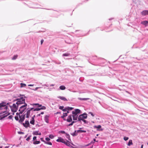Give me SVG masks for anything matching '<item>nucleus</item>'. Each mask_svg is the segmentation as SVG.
<instances>
[{"mask_svg": "<svg viewBox=\"0 0 148 148\" xmlns=\"http://www.w3.org/2000/svg\"><path fill=\"white\" fill-rule=\"evenodd\" d=\"M44 112H41L40 114H44Z\"/></svg>", "mask_w": 148, "mask_h": 148, "instance_id": "59", "label": "nucleus"}, {"mask_svg": "<svg viewBox=\"0 0 148 148\" xmlns=\"http://www.w3.org/2000/svg\"><path fill=\"white\" fill-rule=\"evenodd\" d=\"M67 110L66 107L65 108L63 109H62V111L64 112H66Z\"/></svg>", "mask_w": 148, "mask_h": 148, "instance_id": "46", "label": "nucleus"}, {"mask_svg": "<svg viewBox=\"0 0 148 148\" xmlns=\"http://www.w3.org/2000/svg\"><path fill=\"white\" fill-rule=\"evenodd\" d=\"M94 143V142H93V141H92V142H90V144H93V143Z\"/></svg>", "mask_w": 148, "mask_h": 148, "instance_id": "60", "label": "nucleus"}, {"mask_svg": "<svg viewBox=\"0 0 148 148\" xmlns=\"http://www.w3.org/2000/svg\"><path fill=\"white\" fill-rule=\"evenodd\" d=\"M65 143H64L66 145L68 146H69V147H70V146H71V147L73 148H74V147H73L72 146H71L70 145V144L69 143V141H68L66 140H65Z\"/></svg>", "mask_w": 148, "mask_h": 148, "instance_id": "14", "label": "nucleus"}, {"mask_svg": "<svg viewBox=\"0 0 148 148\" xmlns=\"http://www.w3.org/2000/svg\"><path fill=\"white\" fill-rule=\"evenodd\" d=\"M9 103H6L4 102L0 103V110L4 109L6 110L8 108V107L7 105H8Z\"/></svg>", "mask_w": 148, "mask_h": 148, "instance_id": "5", "label": "nucleus"}, {"mask_svg": "<svg viewBox=\"0 0 148 148\" xmlns=\"http://www.w3.org/2000/svg\"><path fill=\"white\" fill-rule=\"evenodd\" d=\"M94 128H97L98 129H100L101 127V125H98L97 126L95 125L94 126Z\"/></svg>", "mask_w": 148, "mask_h": 148, "instance_id": "29", "label": "nucleus"}, {"mask_svg": "<svg viewBox=\"0 0 148 148\" xmlns=\"http://www.w3.org/2000/svg\"><path fill=\"white\" fill-rule=\"evenodd\" d=\"M12 115H10L8 117V118L10 119H11L12 118Z\"/></svg>", "mask_w": 148, "mask_h": 148, "instance_id": "49", "label": "nucleus"}, {"mask_svg": "<svg viewBox=\"0 0 148 148\" xmlns=\"http://www.w3.org/2000/svg\"><path fill=\"white\" fill-rule=\"evenodd\" d=\"M42 141L44 142V143L45 144H48V145H52V143L50 142H46V141H44V140H42Z\"/></svg>", "mask_w": 148, "mask_h": 148, "instance_id": "21", "label": "nucleus"}, {"mask_svg": "<svg viewBox=\"0 0 148 148\" xmlns=\"http://www.w3.org/2000/svg\"><path fill=\"white\" fill-rule=\"evenodd\" d=\"M78 115H73V120L74 121H76L77 120V119H78Z\"/></svg>", "mask_w": 148, "mask_h": 148, "instance_id": "16", "label": "nucleus"}, {"mask_svg": "<svg viewBox=\"0 0 148 148\" xmlns=\"http://www.w3.org/2000/svg\"><path fill=\"white\" fill-rule=\"evenodd\" d=\"M20 85H21V86H20L21 88L25 87L26 86V85L25 84H24V83H21L20 84Z\"/></svg>", "mask_w": 148, "mask_h": 148, "instance_id": "27", "label": "nucleus"}, {"mask_svg": "<svg viewBox=\"0 0 148 148\" xmlns=\"http://www.w3.org/2000/svg\"><path fill=\"white\" fill-rule=\"evenodd\" d=\"M27 104L25 103L24 105L20 106L18 111L20 112L19 114H22L27 108Z\"/></svg>", "mask_w": 148, "mask_h": 148, "instance_id": "4", "label": "nucleus"}, {"mask_svg": "<svg viewBox=\"0 0 148 148\" xmlns=\"http://www.w3.org/2000/svg\"><path fill=\"white\" fill-rule=\"evenodd\" d=\"M49 137L51 139H53L54 138V136L52 134H50L49 135Z\"/></svg>", "mask_w": 148, "mask_h": 148, "instance_id": "36", "label": "nucleus"}, {"mask_svg": "<svg viewBox=\"0 0 148 148\" xmlns=\"http://www.w3.org/2000/svg\"><path fill=\"white\" fill-rule=\"evenodd\" d=\"M43 41H44V40H41L40 42H41V45H42V44L43 42Z\"/></svg>", "mask_w": 148, "mask_h": 148, "instance_id": "53", "label": "nucleus"}, {"mask_svg": "<svg viewBox=\"0 0 148 148\" xmlns=\"http://www.w3.org/2000/svg\"><path fill=\"white\" fill-rule=\"evenodd\" d=\"M23 126L25 128H27L29 126V124L28 121H26L25 123H22Z\"/></svg>", "mask_w": 148, "mask_h": 148, "instance_id": "8", "label": "nucleus"}, {"mask_svg": "<svg viewBox=\"0 0 148 148\" xmlns=\"http://www.w3.org/2000/svg\"><path fill=\"white\" fill-rule=\"evenodd\" d=\"M81 113V110L79 109H75L72 111L73 115H78Z\"/></svg>", "mask_w": 148, "mask_h": 148, "instance_id": "6", "label": "nucleus"}, {"mask_svg": "<svg viewBox=\"0 0 148 148\" xmlns=\"http://www.w3.org/2000/svg\"><path fill=\"white\" fill-rule=\"evenodd\" d=\"M19 113H18V112H17V113H16V115H17V116H18V115L19 116V115H20V114H19Z\"/></svg>", "mask_w": 148, "mask_h": 148, "instance_id": "55", "label": "nucleus"}, {"mask_svg": "<svg viewBox=\"0 0 148 148\" xmlns=\"http://www.w3.org/2000/svg\"><path fill=\"white\" fill-rule=\"evenodd\" d=\"M45 140L47 141H49L50 140V139L48 137H47L45 138Z\"/></svg>", "mask_w": 148, "mask_h": 148, "instance_id": "45", "label": "nucleus"}, {"mask_svg": "<svg viewBox=\"0 0 148 148\" xmlns=\"http://www.w3.org/2000/svg\"><path fill=\"white\" fill-rule=\"evenodd\" d=\"M25 114L22 115L21 116L19 115V117L20 119L19 120V122L20 123L22 124V123L23 122L25 119Z\"/></svg>", "mask_w": 148, "mask_h": 148, "instance_id": "7", "label": "nucleus"}, {"mask_svg": "<svg viewBox=\"0 0 148 148\" xmlns=\"http://www.w3.org/2000/svg\"><path fill=\"white\" fill-rule=\"evenodd\" d=\"M77 132H80V133H85L86 132V131L84 130H77Z\"/></svg>", "mask_w": 148, "mask_h": 148, "instance_id": "26", "label": "nucleus"}, {"mask_svg": "<svg viewBox=\"0 0 148 148\" xmlns=\"http://www.w3.org/2000/svg\"><path fill=\"white\" fill-rule=\"evenodd\" d=\"M36 136H34V137L33 138V140H36Z\"/></svg>", "mask_w": 148, "mask_h": 148, "instance_id": "50", "label": "nucleus"}, {"mask_svg": "<svg viewBox=\"0 0 148 148\" xmlns=\"http://www.w3.org/2000/svg\"><path fill=\"white\" fill-rule=\"evenodd\" d=\"M59 133H62L63 134H66L65 132L64 131H60L59 132Z\"/></svg>", "mask_w": 148, "mask_h": 148, "instance_id": "33", "label": "nucleus"}, {"mask_svg": "<svg viewBox=\"0 0 148 148\" xmlns=\"http://www.w3.org/2000/svg\"><path fill=\"white\" fill-rule=\"evenodd\" d=\"M40 143V142L39 141H36L34 142L33 144L34 145L38 144Z\"/></svg>", "mask_w": 148, "mask_h": 148, "instance_id": "30", "label": "nucleus"}, {"mask_svg": "<svg viewBox=\"0 0 148 148\" xmlns=\"http://www.w3.org/2000/svg\"><path fill=\"white\" fill-rule=\"evenodd\" d=\"M87 117V114L85 113H84L80 115L78 117V120L77 121H83L84 119H86Z\"/></svg>", "mask_w": 148, "mask_h": 148, "instance_id": "2", "label": "nucleus"}, {"mask_svg": "<svg viewBox=\"0 0 148 148\" xmlns=\"http://www.w3.org/2000/svg\"><path fill=\"white\" fill-rule=\"evenodd\" d=\"M82 121L84 122V123H88L87 121L84 119Z\"/></svg>", "mask_w": 148, "mask_h": 148, "instance_id": "48", "label": "nucleus"}, {"mask_svg": "<svg viewBox=\"0 0 148 148\" xmlns=\"http://www.w3.org/2000/svg\"><path fill=\"white\" fill-rule=\"evenodd\" d=\"M69 53H65L63 54V56H67L69 55Z\"/></svg>", "mask_w": 148, "mask_h": 148, "instance_id": "34", "label": "nucleus"}, {"mask_svg": "<svg viewBox=\"0 0 148 148\" xmlns=\"http://www.w3.org/2000/svg\"><path fill=\"white\" fill-rule=\"evenodd\" d=\"M19 106L18 105L16 104H13L12 106H10L11 109V111L13 112H16L18 110V108Z\"/></svg>", "mask_w": 148, "mask_h": 148, "instance_id": "3", "label": "nucleus"}, {"mask_svg": "<svg viewBox=\"0 0 148 148\" xmlns=\"http://www.w3.org/2000/svg\"><path fill=\"white\" fill-rule=\"evenodd\" d=\"M141 14L143 15H145L148 14V10H146L142 11L141 13Z\"/></svg>", "mask_w": 148, "mask_h": 148, "instance_id": "15", "label": "nucleus"}, {"mask_svg": "<svg viewBox=\"0 0 148 148\" xmlns=\"http://www.w3.org/2000/svg\"><path fill=\"white\" fill-rule=\"evenodd\" d=\"M17 58V56H14L12 58V60H15Z\"/></svg>", "mask_w": 148, "mask_h": 148, "instance_id": "43", "label": "nucleus"}, {"mask_svg": "<svg viewBox=\"0 0 148 148\" xmlns=\"http://www.w3.org/2000/svg\"><path fill=\"white\" fill-rule=\"evenodd\" d=\"M30 112L29 110H27V112L26 113V117L27 118H28L29 117L30 114Z\"/></svg>", "mask_w": 148, "mask_h": 148, "instance_id": "18", "label": "nucleus"}, {"mask_svg": "<svg viewBox=\"0 0 148 148\" xmlns=\"http://www.w3.org/2000/svg\"><path fill=\"white\" fill-rule=\"evenodd\" d=\"M28 86H34V84H29Z\"/></svg>", "mask_w": 148, "mask_h": 148, "instance_id": "51", "label": "nucleus"}, {"mask_svg": "<svg viewBox=\"0 0 148 148\" xmlns=\"http://www.w3.org/2000/svg\"><path fill=\"white\" fill-rule=\"evenodd\" d=\"M18 133L19 134H24V133L23 132H18Z\"/></svg>", "mask_w": 148, "mask_h": 148, "instance_id": "42", "label": "nucleus"}, {"mask_svg": "<svg viewBox=\"0 0 148 148\" xmlns=\"http://www.w3.org/2000/svg\"><path fill=\"white\" fill-rule=\"evenodd\" d=\"M54 86V84H51L50 85V86Z\"/></svg>", "mask_w": 148, "mask_h": 148, "instance_id": "64", "label": "nucleus"}, {"mask_svg": "<svg viewBox=\"0 0 148 148\" xmlns=\"http://www.w3.org/2000/svg\"><path fill=\"white\" fill-rule=\"evenodd\" d=\"M33 134L34 135H40L41 134V132H39L38 131H36L33 132Z\"/></svg>", "mask_w": 148, "mask_h": 148, "instance_id": "11", "label": "nucleus"}, {"mask_svg": "<svg viewBox=\"0 0 148 148\" xmlns=\"http://www.w3.org/2000/svg\"><path fill=\"white\" fill-rule=\"evenodd\" d=\"M88 114H90L92 116H94V115L93 114V113L91 112H89Z\"/></svg>", "mask_w": 148, "mask_h": 148, "instance_id": "47", "label": "nucleus"}, {"mask_svg": "<svg viewBox=\"0 0 148 148\" xmlns=\"http://www.w3.org/2000/svg\"><path fill=\"white\" fill-rule=\"evenodd\" d=\"M76 121H72L71 123L69 124L68 125V126H70L71 125H72L75 122H76Z\"/></svg>", "mask_w": 148, "mask_h": 148, "instance_id": "32", "label": "nucleus"}, {"mask_svg": "<svg viewBox=\"0 0 148 148\" xmlns=\"http://www.w3.org/2000/svg\"><path fill=\"white\" fill-rule=\"evenodd\" d=\"M143 145H141V148H143Z\"/></svg>", "mask_w": 148, "mask_h": 148, "instance_id": "61", "label": "nucleus"}, {"mask_svg": "<svg viewBox=\"0 0 148 148\" xmlns=\"http://www.w3.org/2000/svg\"><path fill=\"white\" fill-rule=\"evenodd\" d=\"M27 135H26L25 136V137H24V138H26L27 137Z\"/></svg>", "mask_w": 148, "mask_h": 148, "instance_id": "63", "label": "nucleus"}, {"mask_svg": "<svg viewBox=\"0 0 148 148\" xmlns=\"http://www.w3.org/2000/svg\"><path fill=\"white\" fill-rule=\"evenodd\" d=\"M58 97L61 100L64 101H68L67 99L65 97H64L59 96Z\"/></svg>", "mask_w": 148, "mask_h": 148, "instance_id": "13", "label": "nucleus"}, {"mask_svg": "<svg viewBox=\"0 0 148 148\" xmlns=\"http://www.w3.org/2000/svg\"><path fill=\"white\" fill-rule=\"evenodd\" d=\"M40 110V108H37L34 109V111H38Z\"/></svg>", "mask_w": 148, "mask_h": 148, "instance_id": "35", "label": "nucleus"}, {"mask_svg": "<svg viewBox=\"0 0 148 148\" xmlns=\"http://www.w3.org/2000/svg\"><path fill=\"white\" fill-rule=\"evenodd\" d=\"M41 110H45L46 109L45 107L44 106H42L40 108Z\"/></svg>", "mask_w": 148, "mask_h": 148, "instance_id": "40", "label": "nucleus"}, {"mask_svg": "<svg viewBox=\"0 0 148 148\" xmlns=\"http://www.w3.org/2000/svg\"><path fill=\"white\" fill-rule=\"evenodd\" d=\"M38 107H41L42 106L41 105H40L39 104V105H38Z\"/></svg>", "mask_w": 148, "mask_h": 148, "instance_id": "58", "label": "nucleus"}, {"mask_svg": "<svg viewBox=\"0 0 148 148\" xmlns=\"http://www.w3.org/2000/svg\"><path fill=\"white\" fill-rule=\"evenodd\" d=\"M72 115H70L69 116L67 119V121L69 122H70L72 121Z\"/></svg>", "mask_w": 148, "mask_h": 148, "instance_id": "12", "label": "nucleus"}, {"mask_svg": "<svg viewBox=\"0 0 148 148\" xmlns=\"http://www.w3.org/2000/svg\"><path fill=\"white\" fill-rule=\"evenodd\" d=\"M78 99L80 100H87L89 99L88 98H81L80 97L78 98Z\"/></svg>", "mask_w": 148, "mask_h": 148, "instance_id": "19", "label": "nucleus"}, {"mask_svg": "<svg viewBox=\"0 0 148 148\" xmlns=\"http://www.w3.org/2000/svg\"><path fill=\"white\" fill-rule=\"evenodd\" d=\"M33 105H39V104L38 103H34L33 104Z\"/></svg>", "mask_w": 148, "mask_h": 148, "instance_id": "54", "label": "nucleus"}, {"mask_svg": "<svg viewBox=\"0 0 148 148\" xmlns=\"http://www.w3.org/2000/svg\"><path fill=\"white\" fill-rule=\"evenodd\" d=\"M60 89L61 90H64L66 89L65 87L64 86H60Z\"/></svg>", "mask_w": 148, "mask_h": 148, "instance_id": "23", "label": "nucleus"}, {"mask_svg": "<svg viewBox=\"0 0 148 148\" xmlns=\"http://www.w3.org/2000/svg\"><path fill=\"white\" fill-rule=\"evenodd\" d=\"M64 108L63 106H60L59 107V109L60 110H62Z\"/></svg>", "mask_w": 148, "mask_h": 148, "instance_id": "44", "label": "nucleus"}, {"mask_svg": "<svg viewBox=\"0 0 148 148\" xmlns=\"http://www.w3.org/2000/svg\"><path fill=\"white\" fill-rule=\"evenodd\" d=\"M9 146H6L5 148H9Z\"/></svg>", "mask_w": 148, "mask_h": 148, "instance_id": "57", "label": "nucleus"}, {"mask_svg": "<svg viewBox=\"0 0 148 148\" xmlns=\"http://www.w3.org/2000/svg\"><path fill=\"white\" fill-rule=\"evenodd\" d=\"M16 101H17L16 104L20 106L21 104H25V99L23 97H20L19 98L17 99H16L14 100V102H15Z\"/></svg>", "mask_w": 148, "mask_h": 148, "instance_id": "1", "label": "nucleus"}, {"mask_svg": "<svg viewBox=\"0 0 148 148\" xmlns=\"http://www.w3.org/2000/svg\"><path fill=\"white\" fill-rule=\"evenodd\" d=\"M41 88L42 87H37L35 88V89H32V90H33L36 91V90H37L38 89H40V88Z\"/></svg>", "mask_w": 148, "mask_h": 148, "instance_id": "38", "label": "nucleus"}, {"mask_svg": "<svg viewBox=\"0 0 148 148\" xmlns=\"http://www.w3.org/2000/svg\"><path fill=\"white\" fill-rule=\"evenodd\" d=\"M31 137V136H29L28 137L26 138V140L27 141H29L30 139V138Z\"/></svg>", "mask_w": 148, "mask_h": 148, "instance_id": "37", "label": "nucleus"}, {"mask_svg": "<svg viewBox=\"0 0 148 148\" xmlns=\"http://www.w3.org/2000/svg\"><path fill=\"white\" fill-rule=\"evenodd\" d=\"M49 115H46L44 117V120L47 123H49Z\"/></svg>", "mask_w": 148, "mask_h": 148, "instance_id": "10", "label": "nucleus"}, {"mask_svg": "<svg viewBox=\"0 0 148 148\" xmlns=\"http://www.w3.org/2000/svg\"><path fill=\"white\" fill-rule=\"evenodd\" d=\"M129 139V138L128 137H126V136H125L123 138V139L125 140V141H126L127 140H128Z\"/></svg>", "mask_w": 148, "mask_h": 148, "instance_id": "39", "label": "nucleus"}, {"mask_svg": "<svg viewBox=\"0 0 148 148\" xmlns=\"http://www.w3.org/2000/svg\"><path fill=\"white\" fill-rule=\"evenodd\" d=\"M60 112H56V114H60Z\"/></svg>", "mask_w": 148, "mask_h": 148, "instance_id": "56", "label": "nucleus"}, {"mask_svg": "<svg viewBox=\"0 0 148 148\" xmlns=\"http://www.w3.org/2000/svg\"><path fill=\"white\" fill-rule=\"evenodd\" d=\"M66 108H67V110H68V111L71 110L73 109V108H72V107H66Z\"/></svg>", "mask_w": 148, "mask_h": 148, "instance_id": "31", "label": "nucleus"}, {"mask_svg": "<svg viewBox=\"0 0 148 148\" xmlns=\"http://www.w3.org/2000/svg\"><path fill=\"white\" fill-rule=\"evenodd\" d=\"M66 138H67L69 140H71V139L70 138V136L67 133H66Z\"/></svg>", "mask_w": 148, "mask_h": 148, "instance_id": "25", "label": "nucleus"}, {"mask_svg": "<svg viewBox=\"0 0 148 148\" xmlns=\"http://www.w3.org/2000/svg\"><path fill=\"white\" fill-rule=\"evenodd\" d=\"M76 131L75 130V132L71 134V135H72L73 136H76L77 135V133H76Z\"/></svg>", "mask_w": 148, "mask_h": 148, "instance_id": "28", "label": "nucleus"}, {"mask_svg": "<svg viewBox=\"0 0 148 148\" xmlns=\"http://www.w3.org/2000/svg\"><path fill=\"white\" fill-rule=\"evenodd\" d=\"M40 114H39L37 115V116H40Z\"/></svg>", "mask_w": 148, "mask_h": 148, "instance_id": "62", "label": "nucleus"}, {"mask_svg": "<svg viewBox=\"0 0 148 148\" xmlns=\"http://www.w3.org/2000/svg\"><path fill=\"white\" fill-rule=\"evenodd\" d=\"M65 140L66 139H64L61 137H60L56 140V141L58 142H61L64 143H65Z\"/></svg>", "mask_w": 148, "mask_h": 148, "instance_id": "9", "label": "nucleus"}, {"mask_svg": "<svg viewBox=\"0 0 148 148\" xmlns=\"http://www.w3.org/2000/svg\"><path fill=\"white\" fill-rule=\"evenodd\" d=\"M133 144V143L132 142V140H129V142L127 144V145L129 146H130L131 145H132Z\"/></svg>", "mask_w": 148, "mask_h": 148, "instance_id": "22", "label": "nucleus"}, {"mask_svg": "<svg viewBox=\"0 0 148 148\" xmlns=\"http://www.w3.org/2000/svg\"><path fill=\"white\" fill-rule=\"evenodd\" d=\"M35 120L34 118H32V120L30 121V123L33 125H34Z\"/></svg>", "mask_w": 148, "mask_h": 148, "instance_id": "20", "label": "nucleus"}, {"mask_svg": "<svg viewBox=\"0 0 148 148\" xmlns=\"http://www.w3.org/2000/svg\"><path fill=\"white\" fill-rule=\"evenodd\" d=\"M34 108H31L29 110H29L30 111V112Z\"/></svg>", "mask_w": 148, "mask_h": 148, "instance_id": "52", "label": "nucleus"}, {"mask_svg": "<svg viewBox=\"0 0 148 148\" xmlns=\"http://www.w3.org/2000/svg\"><path fill=\"white\" fill-rule=\"evenodd\" d=\"M141 23L145 26H147L148 24V21H143L141 22Z\"/></svg>", "mask_w": 148, "mask_h": 148, "instance_id": "17", "label": "nucleus"}, {"mask_svg": "<svg viewBox=\"0 0 148 148\" xmlns=\"http://www.w3.org/2000/svg\"><path fill=\"white\" fill-rule=\"evenodd\" d=\"M67 116V113H64L63 115L61 116V118L63 119Z\"/></svg>", "mask_w": 148, "mask_h": 148, "instance_id": "24", "label": "nucleus"}, {"mask_svg": "<svg viewBox=\"0 0 148 148\" xmlns=\"http://www.w3.org/2000/svg\"><path fill=\"white\" fill-rule=\"evenodd\" d=\"M15 119L16 121H19L18 117V116H15Z\"/></svg>", "mask_w": 148, "mask_h": 148, "instance_id": "41", "label": "nucleus"}]
</instances>
